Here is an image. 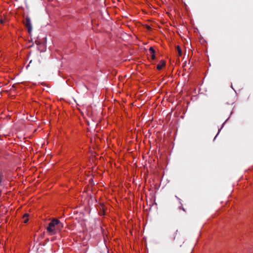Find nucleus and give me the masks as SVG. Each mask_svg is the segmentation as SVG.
Segmentation results:
<instances>
[{"instance_id":"nucleus-1","label":"nucleus","mask_w":253,"mask_h":253,"mask_svg":"<svg viewBox=\"0 0 253 253\" xmlns=\"http://www.w3.org/2000/svg\"><path fill=\"white\" fill-rule=\"evenodd\" d=\"M63 227V224L59 220L54 218L49 223L46 230L50 235H52L59 232Z\"/></svg>"},{"instance_id":"nucleus-2","label":"nucleus","mask_w":253,"mask_h":253,"mask_svg":"<svg viewBox=\"0 0 253 253\" xmlns=\"http://www.w3.org/2000/svg\"><path fill=\"white\" fill-rule=\"evenodd\" d=\"M24 24L28 29V31L29 34H31L32 31V26L31 21L29 16H26L24 21Z\"/></svg>"},{"instance_id":"nucleus-3","label":"nucleus","mask_w":253,"mask_h":253,"mask_svg":"<svg viewBox=\"0 0 253 253\" xmlns=\"http://www.w3.org/2000/svg\"><path fill=\"white\" fill-rule=\"evenodd\" d=\"M177 230L171 233L169 236V239L171 241H174L176 238V235H177Z\"/></svg>"},{"instance_id":"nucleus-4","label":"nucleus","mask_w":253,"mask_h":253,"mask_svg":"<svg viewBox=\"0 0 253 253\" xmlns=\"http://www.w3.org/2000/svg\"><path fill=\"white\" fill-rule=\"evenodd\" d=\"M165 61L164 60H161L157 66V69L159 70H161L165 66Z\"/></svg>"},{"instance_id":"nucleus-5","label":"nucleus","mask_w":253,"mask_h":253,"mask_svg":"<svg viewBox=\"0 0 253 253\" xmlns=\"http://www.w3.org/2000/svg\"><path fill=\"white\" fill-rule=\"evenodd\" d=\"M150 55L151 56L152 59H155V50L152 47L149 48Z\"/></svg>"},{"instance_id":"nucleus-6","label":"nucleus","mask_w":253,"mask_h":253,"mask_svg":"<svg viewBox=\"0 0 253 253\" xmlns=\"http://www.w3.org/2000/svg\"><path fill=\"white\" fill-rule=\"evenodd\" d=\"M99 209L100 210L102 211V212L101 213L102 215L105 214V206L103 204H100L99 206Z\"/></svg>"},{"instance_id":"nucleus-7","label":"nucleus","mask_w":253,"mask_h":253,"mask_svg":"<svg viewBox=\"0 0 253 253\" xmlns=\"http://www.w3.org/2000/svg\"><path fill=\"white\" fill-rule=\"evenodd\" d=\"M28 216H29V214L28 213H25L23 215V218L24 219L23 222L25 223H27L28 221Z\"/></svg>"},{"instance_id":"nucleus-8","label":"nucleus","mask_w":253,"mask_h":253,"mask_svg":"<svg viewBox=\"0 0 253 253\" xmlns=\"http://www.w3.org/2000/svg\"><path fill=\"white\" fill-rule=\"evenodd\" d=\"M176 49L178 52V56H181L182 55V51L179 47V46L177 45L176 47Z\"/></svg>"},{"instance_id":"nucleus-9","label":"nucleus","mask_w":253,"mask_h":253,"mask_svg":"<svg viewBox=\"0 0 253 253\" xmlns=\"http://www.w3.org/2000/svg\"><path fill=\"white\" fill-rule=\"evenodd\" d=\"M146 28L148 30H150L151 29V27L149 26H147Z\"/></svg>"},{"instance_id":"nucleus-10","label":"nucleus","mask_w":253,"mask_h":253,"mask_svg":"<svg viewBox=\"0 0 253 253\" xmlns=\"http://www.w3.org/2000/svg\"><path fill=\"white\" fill-rule=\"evenodd\" d=\"M0 23H2V24L4 23V21H3V20H0Z\"/></svg>"}]
</instances>
